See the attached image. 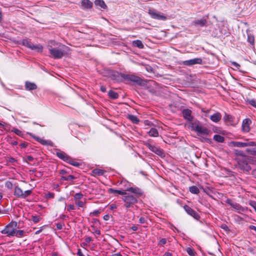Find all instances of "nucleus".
Segmentation results:
<instances>
[{
	"label": "nucleus",
	"mask_w": 256,
	"mask_h": 256,
	"mask_svg": "<svg viewBox=\"0 0 256 256\" xmlns=\"http://www.w3.org/2000/svg\"><path fill=\"white\" fill-rule=\"evenodd\" d=\"M126 190L133 194H132L126 192V194L124 195L122 198L124 203V206L128 208L132 207L138 202V198L143 194V192L137 187H130L126 189Z\"/></svg>",
	"instance_id": "obj_1"
},
{
	"label": "nucleus",
	"mask_w": 256,
	"mask_h": 256,
	"mask_svg": "<svg viewBox=\"0 0 256 256\" xmlns=\"http://www.w3.org/2000/svg\"><path fill=\"white\" fill-rule=\"evenodd\" d=\"M234 152L237 156L236 159L240 168L248 172L251 169V168L249 165L250 158L246 156L242 150H234Z\"/></svg>",
	"instance_id": "obj_2"
},
{
	"label": "nucleus",
	"mask_w": 256,
	"mask_h": 256,
	"mask_svg": "<svg viewBox=\"0 0 256 256\" xmlns=\"http://www.w3.org/2000/svg\"><path fill=\"white\" fill-rule=\"evenodd\" d=\"M191 129L196 132L198 135L208 134L209 130L206 127L202 126L199 121L196 120L191 122Z\"/></svg>",
	"instance_id": "obj_3"
},
{
	"label": "nucleus",
	"mask_w": 256,
	"mask_h": 256,
	"mask_svg": "<svg viewBox=\"0 0 256 256\" xmlns=\"http://www.w3.org/2000/svg\"><path fill=\"white\" fill-rule=\"evenodd\" d=\"M119 75L125 80L127 82H132L136 84L139 86H143L145 84L144 80L142 79L140 77L136 76L134 74H118Z\"/></svg>",
	"instance_id": "obj_4"
},
{
	"label": "nucleus",
	"mask_w": 256,
	"mask_h": 256,
	"mask_svg": "<svg viewBox=\"0 0 256 256\" xmlns=\"http://www.w3.org/2000/svg\"><path fill=\"white\" fill-rule=\"evenodd\" d=\"M17 222H11L5 228L1 231V233L6 234L7 236H14L15 229L17 227Z\"/></svg>",
	"instance_id": "obj_5"
},
{
	"label": "nucleus",
	"mask_w": 256,
	"mask_h": 256,
	"mask_svg": "<svg viewBox=\"0 0 256 256\" xmlns=\"http://www.w3.org/2000/svg\"><path fill=\"white\" fill-rule=\"evenodd\" d=\"M32 193V190H26L24 192L22 188L18 186H16L14 188V194L16 198H26Z\"/></svg>",
	"instance_id": "obj_6"
},
{
	"label": "nucleus",
	"mask_w": 256,
	"mask_h": 256,
	"mask_svg": "<svg viewBox=\"0 0 256 256\" xmlns=\"http://www.w3.org/2000/svg\"><path fill=\"white\" fill-rule=\"evenodd\" d=\"M50 56L54 59H60L63 57L64 52L60 49L54 48L52 46H48Z\"/></svg>",
	"instance_id": "obj_7"
},
{
	"label": "nucleus",
	"mask_w": 256,
	"mask_h": 256,
	"mask_svg": "<svg viewBox=\"0 0 256 256\" xmlns=\"http://www.w3.org/2000/svg\"><path fill=\"white\" fill-rule=\"evenodd\" d=\"M148 13L152 18L161 20H167V16L166 15L154 9H150Z\"/></svg>",
	"instance_id": "obj_8"
},
{
	"label": "nucleus",
	"mask_w": 256,
	"mask_h": 256,
	"mask_svg": "<svg viewBox=\"0 0 256 256\" xmlns=\"http://www.w3.org/2000/svg\"><path fill=\"white\" fill-rule=\"evenodd\" d=\"M230 144L232 146L238 148H244L247 146H256V142L246 140L244 142H232Z\"/></svg>",
	"instance_id": "obj_9"
},
{
	"label": "nucleus",
	"mask_w": 256,
	"mask_h": 256,
	"mask_svg": "<svg viewBox=\"0 0 256 256\" xmlns=\"http://www.w3.org/2000/svg\"><path fill=\"white\" fill-rule=\"evenodd\" d=\"M145 146L148 147L152 152L155 153L156 154L162 157L164 156V150L156 146L152 145L148 142L146 143Z\"/></svg>",
	"instance_id": "obj_10"
},
{
	"label": "nucleus",
	"mask_w": 256,
	"mask_h": 256,
	"mask_svg": "<svg viewBox=\"0 0 256 256\" xmlns=\"http://www.w3.org/2000/svg\"><path fill=\"white\" fill-rule=\"evenodd\" d=\"M226 202L237 210L238 212H244L246 210L244 208L242 207L239 204L233 202L230 199H227Z\"/></svg>",
	"instance_id": "obj_11"
},
{
	"label": "nucleus",
	"mask_w": 256,
	"mask_h": 256,
	"mask_svg": "<svg viewBox=\"0 0 256 256\" xmlns=\"http://www.w3.org/2000/svg\"><path fill=\"white\" fill-rule=\"evenodd\" d=\"M184 208L188 214L192 216L195 219L198 220L200 218V216L199 214L189 206L185 205L184 206Z\"/></svg>",
	"instance_id": "obj_12"
},
{
	"label": "nucleus",
	"mask_w": 256,
	"mask_h": 256,
	"mask_svg": "<svg viewBox=\"0 0 256 256\" xmlns=\"http://www.w3.org/2000/svg\"><path fill=\"white\" fill-rule=\"evenodd\" d=\"M202 60L201 58H195L183 62V64L186 66H192L196 64H202Z\"/></svg>",
	"instance_id": "obj_13"
},
{
	"label": "nucleus",
	"mask_w": 256,
	"mask_h": 256,
	"mask_svg": "<svg viewBox=\"0 0 256 256\" xmlns=\"http://www.w3.org/2000/svg\"><path fill=\"white\" fill-rule=\"evenodd\" d=\"M182 114L184 119L190 122V123L192 122L193 116H192V111L190 110L184 109Z\"/></svg>",
	"instance_id": "obj_14"
},
{
	"label": "nucleus",
	"mask_w": 256,
	"mask_h": 256,
	"mask_svg": "<svg viewBox=\"0 0 256 256\" xmlns=\"http://www.w3.org/2000/svg\"><path fill=\"white\" fill-rule=\"evenodd\" d=\"M56 154L58 157L64 162H67L70 160V156L62 151H57Z\"/></svg>",
	"instance_id": "obj_15"
},
{
	"label": "nucleus",
	"mask_w": 256,
	"mask_h": 256,
	"mask_svg": "<svg viewBox=\"0 0 256 256\" xmlns=\"http://www.w3.org/2000/svg\"><path fill=\"white\" fill-rule=\"evenodd\" d=\"M251 124V120L248 118L244 119L242 124V128L244 132H248L250 130V125Z\"/></svg>",
	"instance_id": "obj_16"
},
{
	"label": "nucleus",
	"mask_w": 256,
	"mask_h": 256,
	"mask_svg": "<svg viewBox=\"0 0 256 256\" xmlns=\"http://www.w3.org/2000/svg\"><path fill=\"white\" fill-rule=\"evenodd\" d=\"M30 135L32 136L36 141L40 143L41 144L43 145H46V146H52V142L50 140H46L42 139L40 138L32 136V134H30Z\"/></svg>",
	"instance_id": "obj_17"
},
{
	"label": "nucleus",
	"mask_w": 256,
	"mask_h": 256,
	"mask_svg": "<svg viewBox=\"0 0 256 256\" xmlns=\"http://www.w3.org/2000/svg\"><path fill=\"white\" fill-rule=\"evenodd\" d=\"M93 4L90 0H82L81 6L82 9H89L92 7Z\"/></svg>",
	"instance_id": "obj_18"
},
{
	"label": "nucleus",
	"mask_w": 256,
	"mask_h": 256,
	"mask_svg": "<svg viewBox=\"0 0 256 256\" xmlns=\"http://www.w3.org/2000/svg\"><path fill=\"white\" fill-rule=\"evenodd\" d=\"M206 23L207 21L205 18L196 20L192 22V24L194 25L200 26H206Z\"/></svg>",
	"instance_id": "obj_19"
},
{
	"label": "nucleus",
	"mask_w": 256,
	"mask_h": 256,
	"mask_svg": "<svg viewBox=\"0 0 256 256\" xmlns=\"http://www.w3.org/2000/svg\"><path fill=\"white\" fill-rule=\"evenodd\" d=\"M210 118L212 122H218L221 120L222 115L220 112H217L212 115L210 117Z\"/></svg>",
	"instance_id": "obj_20"
},
{
	"label": "nucleus",
	"mask_w": 256,
	"mask_h": 256,
	"mask_svg": "<svg viewBox=\"0 0 256 256\" xmlns=\"http://www.w3.org/2000/svg\"><path fill=\"white\" fill-rule=\"evenodd\" d=\"M126 190H114L112 188H110L108 189V192L110 194H118L122 195H126Z\"/></svg>",
	"instance_id": "obj_21"
},
{
	"label": "nucleus",
	"mask_w": 256,
	"mask_h": 256,
	"mask_svg": "<svg viewBox=\"0 0 256 256\" xmlns=\"http://www.w3.org/2000/svg\"><path fill=\"white\" fill-rule=\"evenodd\" d=\"M26 89L28 90H32L37 88L36 85L33 82H26L25 84Z\"/></svg>",
	"instance_id": "obj_22"
},
{
	"label": "nucleus",
	"mask_w": 256,
	"mask_h": 256,
	"mask_svg": "<svg viewBox=\"0 0 256 256\" xmlns=\"http://www.w3.org/2000/svg\"><path fill=\"white\" fill-rule=\"evenodd\" d=\"M95 4L97 6H99L102 9H106V5L103 0H96Z\"/></svg>",
	"instance_id": "obj_23"
},
{
	"label": "nucleus",
	"mask_w": 256,
	"mask_h": 256,
	"mask_svg": "<svg viewBox=\"0 0 256 256\" xmlns=\"http://www.w3.org/2000/svg\"><path fill=\"white\" fill-rule=\"evenodd\" d=\"M148 134L150 136L157 137L158 136V130L156 128H150V130L148 132Z\"/></svg>",
	"instance_id": "obj_24"
},
{
	"label": "nucleus",
	"mask_w": 256,
	"mask_h": 256,
	"mask_svg": "<svg viewBox=\"0 0 256 256\" xmlns=\"http://www.w3.org/2000/svg\"><path fill=\"white\" fill-rule=\"evenodd\" d=\"M132 45L133 46L137 47L139 48H143L144 47L142 41L138 40H134L132 42Z\"/></svg>",
	"instance_id": "obj_25"
},
{
	"label": "nucleus",
	"mask_w": 256,
	"mask_h": 256,
	"mask_svg": "<svg viewBox=\"0 0 256 256\" xmlns=\"http://www.w3.org/2000/svg\"><path fill=\"white\" fill-rule=\"evenodd\" d=\"M30 49L32 50H35L38 52H41L43 50V46L40 44L34 45L32 44Z\"/></svg>",
	"instance_id": "obj_26"
},
{
	"label": "nucleus",
	"mask_w": 256,
	"mask_h": 256,
	"mask_svg": "<svg viewBox=\"0 0 256 256\" xmlns=\"http://www.w3.org/2000/svg\"><path fill=\"white\" fill-rule=\"evenodd\" d=\"M190 192L194 194H198L200 192V190L196 186H193L189 188Z\"/></svg>",
	"instance_id": "obj_27"
},
{
	"label": "nucleus",
	"mask_w": 256,
	"mask_h": 256,
	"mask_svg": "<svg viewBox=\"0 0 256 256\" xmlns=\"http://www.w3.org/2000/svg\"><path fill=\"white\" fill-rule=\"evenodd\" d=\"M214 140L218 142H224V138L222 136L219 134H215L214 136Z\"/></svg>",
	"instance_id": "obj_28"
},
{
	"label": "nucleus",
	"mask_w": 256,
	"mask_h": 256,
	"mask_svg": "<svg viewBox=\"0 0 256 256\" xmlns=\"http://www.w3.org/2000/svg\"><path fill=\"white\" fill-rule=\"evenodd\" d=\"M105 172V170L98 168H96L92 170L94 174L98 176H102L104 174Z\"/></svg>",
	"instance_id": "obj_29"
},
{
	"label": "nucleus",
	"mask_w": 256,
	"mask_h": 256,
	"mask_svg": "<svg viewBox=\"0 0 256 256\" xmlns=\"http://www.w3.org/2000/svg\"><path fill=\"white\" fill-rule=\"evenodd\" d=\"M22 45L26 46L30 48H31V47L32 45V44L28 39H24L22 42Z\"/></svg>",
	"instance_id": "obj_30"
},
{
	"label": "nucleus",
	"mask_w": 256,
	"mask_h": 256,
	"mask_svg": "<svg viewBox=\"0 0 256 256\" xmlns=\"http://www.w3.org/2000/svg\"><path fill=\"white\" fill-rule=\"evenodd\" d=\"M128 118L134 124H137L139 122L138 118L134 115H128Z\"/></svg>",
	"instance_id": "obj_31"
},
{
	"label": "nucleus",
	"mask_w": 256,
	"mask_h": 256,
	"mask_svg": "<svg viewBox=\"0 0 256 256\" xmlns=\"http://www.w3.org/2000/svg\"><path fill=\"white\" fill-rule=\"evenodd\" d=\"M24 231L22 230H16L15 229L14 232V236H16L17 237H22L24 236Z\"/></svg>",
	"instance_id": "obj_32"
},
{
	"label": "nucleus",
	"mask_w": 256,
	"mask_h": 256,
	"mask_svg": "<svg viewBox=\"0 0 256 256\" xmlns=\"http://www.w3.org/2000/svg\"><path fill=\"white\" fill-rule=\"evenodd\" d=\"M108 94L110 98L113 99H116L118 97V93L112 90H110L108 92Z\"/></svg>",
	"instance_id": "obj_33"
},
{
	"label": "nucleus",
	"mask_w": 256,
	"mask_h": 256,
	"mask_svg": "<svg viewBox=\"0 0 256 256\" xmlns=\"http://www.w3.org/2000/svg\"><path fill=\"white\" fill-rule=\"evenodd\" d=\"M12 132H14V133H15L16 134H17L18 136H21V137L24 136V133L21 130H18L16 128H14L12 130Z\"/></svg>",
	"instance_id": "obj_34"
},
{
	"label": "nucleus",
	"mask_w": 256,
	"mask_h": 256,
	"mask_svg": "<svg viewBox=\"0 0 256 256\" xmlns=\"http://www.w3.org/2000/svg\"><path fill=\"white\" fill-rule=\"evenodd\" d=\"M248 42H250V44H254V36L248 32Z\"/></svg>",
	"instance_id": "obj_35"
},
{
	"label": "nucleus",
	"mask_w": 256,
	"mask_h": 256,
	"mask_svg": "<svg viewBox=\"0 0 256 256\" xmlns=\"http://www.w3.org/2000/svg\"><path fill=\"white\" fill-rule=\"evenodd\" d=\"M67 162L75 166H80V164L78 162L74 161L70 157V160Z\"/></svg>",
	"instance_id": "obj_36"
},
{
	"label": "nucleus",
	"mask_w": 256,
	"mask_h": 256,
	"mask_svg": "<svg viewBox=\"0 0 256 256\" xmlns=\"http://www.w3.org/2000/svg\"><path fill=\"white\" fill-rule=\"evenodd\" d=\"M246 103L250 104L252 106L256 108V99H248Z\"/></svg>",
	"instance_id": "obj_37"
},
{
	"label": "nucleus",
	"mask_w": 256,
	"mask_h": 256,
	"mask_svg": "<svg viewBox=\"0 0 256 256\" xmlns=\"http://www.w3.org/2000/svg\"><path fill=\"white\" fill-rule=\"evenodd\" d=\"M84 195L81 192L76 193L74 195V198L76 200H80L83 197Z\"/></svg>",
	"instance_id": "obj_38"
},
{
	"label": "nucleus",
	"mask_w": 256,
	"mask_h": 256,
	"mask_svg": "<svg viewBox=\"0 0 256 256\" xmlns=\"http://www.w3.org/2000/svg\"><path fill=\"white\" fill-rule=\"evenodd\" d=\"M34 158L30 156H28L25 158H24V160L28 163L29 162H32L34 160Z\"/></svg>",
	"instance_id": "obj_39"
},
{
	"label": "nucleus",
	"mask_w": 256,
	"mask_h": 256,
	"mask_svg": "<svg viewBox=\"0 0 256 256\" xmlns=\"http://www.w3.org/2000/svg\"><path fill=\"white\" fill-rule=\"evenodd\" d=\"M186 252L190 256H194V250L190 248H188L186 249Z\"/></svg>",
	"instance_id": "obj_40"
},
{
	"label": "nucleus",
	"mask_w": 256,
	"mask_h": 256,
	"mask_svg": "<svg viewBox=\"0 0 256 256\" xmlns=\"http://www.w3.org/2000/svg\"><path fill=\"white\" fill-rule=\"evenodd\" d=\"M40 219V218L39 216H32V220L34 223L38 222Z\"/></svg>",
	"instance_id": "obj_41"
},
{
	"label": "nucleus",
	"mask_w": 256,
	"mask_h": 256,
	"mask_svg": "<svg viewBox=\"0 0 256 256\" xmlns=\"http://www.w3.org/2000/svg\"><path fill=\"white\" fill-rule=\"evenodd\" d=\"M5 186L8 188V189H12V182L10 181H7L5 183Z\"/></svg>",
	"instance_id": "obj_42"
},
{
	"label": "nucleus",
	"mask_w": 256,
	"mask_h": 256,
	"mask_svg": "<svg viewBox=\"0 0 256 256\" xmlns=\"http://www.w3.org/2000/svg\"><path fill=\"white\" fill-rule=\"evenodd\" d=\"M100 210H95L93 212H90V216L93 215V216H98L100 214Z\"/></svg>",
	"instance_id": "obj_43"
},
{
	"label": "nucleus",
	"mask_w": 256,
	"mask_h": 256,
	"mask_svg": "<svg viewBox=\"0 0 256 256\" xmlns=\"http://www.w3.org/2000/svg\"><path fill=\"white\" fill-rule=\"evenodd\" d=\"M75 204L78 206V207H83L84 206V202L82 201H76Z\"/></svg>",
	"instance_id": "obj_44"
},
{
	"label": "nucleus",
	"mask_w": 256,
	"mask_h": 256,
	"mask_svg": "<svg viewBox=\"0 0 256 256\" xmlns=\"http://www.w3.org/2000/svg\"><path fill=\"white\" fill-rule=\"evenodd\" d=\"M231 64L234 66L236 68L238 69L240 67V66L238 64L237 62H231Z\"/></svg>",
	"instance_id": "obj_45"
},
{
	"label": "nucleus",
	"mask_w": 256,
	"mask_h": 256,
	"mask_svg": "<svg viewBox=\"0 0 256 256\" xmlns=\"http://www.w3.org/2000/svg\"><path fill=\"white\" fill-rule=\"evenodd\" d=\"M46 196L47 198H54V193L48 192Z\"/></svg>",
	"instance_id": "obj_46"
},
{
	"label": "nucleus",
	"mask_w": 256,
	"mask_h": 256,
	"mask_svg": "<svg viewBox=\"0 0 256 256\" xmlns=\"http://www.w3.org/2000/svg\"><path fill=\"white\" fill-rule=\"evenodd\" d=\"M75 209V206L74 204H70L67 207V210L68 211L74 210Z\"/></svg>",
	"instance_id": "obj_47"
},
{
	"label": "nucleus",
	"mask_w": 256,
	"mask_h": 256,
	"mask_svg": "<svg viewBox=\"0 0 256 256\" xmlns=\"http://www.w3.org/2000/svg\"><path fill=\"white\" fill-rule=\"evenodd\" d=\"M167 240L166 238H164L160 240L159 244L163 245L166 243Z\"/></svg>",
	"instance_id": "obj_48"
},
{
	"label": "nucleus",
	"mask_w": 256,
	"mask_h": 256,
	"mask_svg": "<svg viewBox=\"0 0 256 256\" xmlns=\"http://www.w3.org/2000/svg\"><path fill=\"white\" fill-rule=\"evenodd\" d=\"M58 45V43L56 42L54 40H51L49 42V44L48 46H57Z\"/></svg>",
	"instance_id": "obj_49"
},
{
	"label": "nucleus",
	"mask_w": 256,
	"mask_h": 256,
	"mask_svg": "<svg viewBox=\"0 0 256 256\" xmlns=\"http://www.w3.org/2000/svg\"><path fill=\"white\" fill-rule=\"evenodd\" d=\"M76 178L72 175H69L67 176L66 181L72 180L75 179Z\"/></svg>",
	"instance_id": "obj_50"
},
{
	"label": "nucleus",
	"mask_w": 256,
	"mask_h": 256,
	"mask_svg": "<svg viewBox=\"0 0 256 256\" xmlns=\"http://www.w3.org/2000/svg\"><path fill=\"white\" fill-rule=\"evenodd\" d=\"M250 206L254 209L256 212V202H250Z\"/></svg>",
	"instance_id": "obj_51"
},
{
	"label": "nucleus",
	"mask_w": 256,
	"mask_h": 256,
	"mask_svg": "<svg viewBox=\"0 0 256 256\" xmlns=\"http://www.w3.org/2000/svg\"><path fill=\"white\" fill-rule=\"evenodd\" d=\"M28 144L27 142H24L20 144V146L22 148H25L28 146Z\"/></svg>",
	"instance_id": "obj_52"
},
{
	"label": "nucleus",
	"mask_w": 256,
	"mask_h": 256,
	"mask_svg": "<svg viewBox=\"0 0 256 256\" xmlns=\"http://www.w3.org/2000/svg\"><path fill=\"white\" fill-rule=\"evenodd\" d=\"M139 222L140 224H144L146 222V219L144 217H141L139 219Z\"/></svg>",
	"instance_id": "obj_53"
},
{
	"label": "nucleus",
	"mask_w": 256,
	"mask_h": 256,
	"mask_svg": "<svg viewBox=\"0 0 256 256\" xmlns=\"http://www.w3.org/2000/svg\"><path fill=\"white\" fill-rule=\"evenodd\" d=\"M85 241L86 242L89 243L92 241V239L90 237H87L85 238Z\"/></svg>",
	"instance_id": "obj_54"
},
{
	"label": "nucleus",
	"mask_w": 256,
	"mask_h": 256,
	"mask_svg": "<svg viewBox=\"0 0 256 256\" xmlns=\"http://www.w3.org/2000/svg\"><path fill=\"white\" fill-rule=\"evenodd\" d=\"M224 118L225 120H230V118H232V116L230 115L226 114L225 116H224Z\"/></svg>",
	"instance_id": "obj_55"
},
{
	"label": "nucleus",
	"mask_w": 256,
	"mask_h": 256,
	"mask_svg": "<svg viewBox=\"0 0 256 256\" xmlns=\"http://www.w3.org/2000/svg\"><path fill=\"white\" fill-rule=\"evenodd\" d=\"M116 208V205L114 204H112L110 205V209L112 210Z\"/></svg>",
	"instance_id": "obj_56"
},
{
	"label": "nucleus",
	"mask_w": 256,
	"mask_h": 256,
	"mask_svg": "<svg viewBox=\"0 0 256 256\" xmlns=\"http://www.w3.org/2000/svg\"><path fill=\"white\" fill-rule=\"evenodd\" d=\"M249 228L250 230H254L256 232V226H253V225H250L249 226Z\"/></svg>",
	"instance_id": "obj_57"
},
{
	"label": "nucleus",
	"mask_w": 256,
	"mask_h": 256,
	"mask_svg": "<svg viewBox=\"0 0 256 256\" xmlns=\"http://www.w3.org/2000/svg\"><path fill=\"white\" fill-rule=\"evenodd\" d=\"M131 229L133 231H136L138 230V226L136 225H134L131 227Z\"/></svg>",
	"instance_id": "obj_58"
},
{
	"label": "nucleus",
	"mask_w": 256,
	"mask_h": 256,
	"mask_svg": "<svg viewBox=\"0 0 256 256\" xmlns=\"http://www.w3.org/2000/svg\"><path fill=\"white\" fill-rule=\"evenodd\" d=\"M67 173L66 171L64 170H62L60 171V174L62 175H64Z\"/></svg>",
	"instance_id": "obj_59"
},
{
	"label": "nucleus",
	"mask_w": 256,
	"mask_h": 256,
	"mask_svg": "<svg viewBox=\"0 0 256 256\" xmlns=\"http://www.w3.org/2000/svg\"><path fill=\"white\" fill-rule=\"evenodd\" d=\"M56 228L58 230H62V225L61 224H57Z\"/></svg>",
	"instance_id": "obj_60"
},
{
	"label": "nucleus",
	"mask_w": 256,
	"mask_h": 256,
	"mask_svg": "<svg viewBox=\"0 0 256 256\" xmlns=\"http://www.w3.org/2000/svg\"><path fill=\"white\" fill-rule=\"evenodd\" d=\"M78 254L79 256H84L80 249H78Z\"/></svg>",
	"instance_id": "obj_61"
},
{
	"label": "nucleus",
	"mask_w": 256,
	"mask_h": 256,
	"mask_svg": "<svg viewBox=\"0 0 256 256\" xmlns=\"http://www.w3.org/2000/svg\"><path fill=\"white\" fill-rule=\"evenodd\" d=\"M109 216L108 214H106L105 216H104V219L106 220H108V219H109Z\"/></svg>",
	"instance_id": "obj_62"
},
{
	"label": "nucleus",
	"mask_w": 256,
	"mask_h": 256,
	"mask_svg": "<svg viewBox=\"0 0 256 256\" xmlns=\"http://www.w3.org/2000/svg\"><path fill=\"white\" fill-rule=\"evenodd\" d=\"M112 256H122V255L121 254L120 252H118V253L112 254Z\"/></svg>",
	"instance_id": "obj_63"
},
{
	"label": "nucleus",
	"mask_w": 256,
	"mask_h": 256,
	"mask_svg": "<svg viewBox=\"0 0 256 256\" xmlns=\"http://www.w3.org/2000/svg\"><path fill=\"white\" fill-rule=\"evenodd\" d=\"M164 256H172V254L169 252H166L164 254Z\"/></svg>",
	"instance_id": "obj_64"
}]
</instances>
